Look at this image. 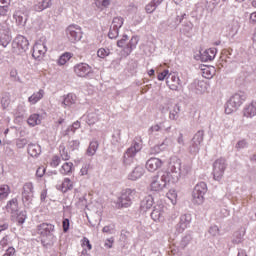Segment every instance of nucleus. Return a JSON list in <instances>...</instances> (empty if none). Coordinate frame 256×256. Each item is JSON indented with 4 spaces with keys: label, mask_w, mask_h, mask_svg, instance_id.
Returning a JSON list of instances; mask_svg holds the SVG:
<instances>
[{
    "label": "nucleus",
    "mask_w": 256,
    "mask_h": 256,
    "mask_svg": "<svg viewBox=\"0 0 256 256\" xmlns=\"http://www.w3.org/2000/svg\"><path fill=\"white\" fill-rule=\"evenodd\" d=\"M38 235L41 236L43 247H53L55 243V225L51 223H42L37 227Z\"/></svg>",
    "instance_id": "1"
},
{
    "label": "nucleus",
    "mask_w": 256,
    "mask_h": 256,
    "mask_svg": "<svg viewBox=\"0 0 256 256\" xmlns=\"http://www.w3.org/2000/svg\"><path fill=\"white\" fill-rule=\"evenodd\" d=\"M169 171L172 175L173 183H178L181 179V175H189L191 173V164H184L181 166V160L179 158H174L169 163Z\"/></svg>",
    "instance_id": "2"
},
{
    "label": "nucleus",
    "mask_w": 256,
    "mask_h": 256,
    "mask_svg": "<svg viewBox=\"0 0 256 256\" xmlns=\"http://www.w3.org/2000/svg\"><path fill=\"white\" fill-rule=\"evenodd\" d=\"M168 183H173V175L168 171L162 172L152 178L151 191H163Z\"/></svg>",
    "instance_id": "3"
},
{
    "label": "nucleus",
    "mask_w": 256,
    "mask_h": 256,
    "mask_svg": "<svg viewBox=\"0 0 256 256\" xmlns=\"http://www.w3.org/2000/svg\"><path fill=\"white\" fill-rule=\"evenodd\" d=\"M245 99H247V95L244 92H238L232 95L226 103L225 113L231 115V113L237 111V109L243 105Z\"/></svg>",
    "instance_id": "4"
},
{
    "label": "nucleus",
    "mask_w": 256,
    "mask_h": 256,
    "mask_svg": "<svg viewBox=\"0 0 256 256\" xmlns=\"http://www.w3.org/2000/svg\"><path fill=\"white\" fill-rule=\"evenodd\" d=\"M143 149V145L137 141H133L131 146L127 148L123 156V163L126 166L133 165L135 163V157Z\"/></svg>",
    "instance_id": "5"
},
{
    "label": "nucleus",
    "mask_w": 256,
    "mask_h": 256,
    "mask_svg": "<svg viewBox=\"0 0 256 256\" xmlns=\"http://www.w3.org/2000/svg\"><path fill=\"white\" fill-rule=\"evenodd\" d=\"M205 193H207V184L205 182L196 184L192 191V203L194 205H203Z\"/></svg>",
    "instance_id": "6"
},
{
    "label": "nucleus",
    "mask_w": 256,
    "mask_h": 256,
    "mask_svg": "<svg viewBox=\"0 0 256 256\" xmlns=\"http://www.w3.org/2000/svg\"><path fill=\"white\" fill-rule=\"evenodd\" d=\"M128 40L129 36L123 35L122 39L117 41L118 47L124 48L123 52L126 57H128V55H131L133 49H135L137 47V43H139V38H137L136 36H133L127 43Z\"/></svg>",
    "instance_id": "7"
},
{
    "label": "nucleus",
    "mask_w": 256,
    "mask_h": 256,
    "mask_svg": "<svg viewBox=\"0 0 256 256\" xmlns=\"http://www.w3.org/2000/svg\"><path fill=\"white\" fill-rule=\"evenodd\" d=\"M135 197H137V191L127 188L123 190L121 196L118 198L117 204L119 207H131Z\"/></svg>",
    "instance_id": "8"
},
{
    "label": "nucleus",
    "mask_w": 256,
    "mask_h": 256,
    "mask_svg": "<svg viewBox=\"0 0 256 256\" xmlns=\"http://www.w3.org/2000/svg\"><path fill=\"white\" fill-rule=\"evenodd\" d=\"M66 37L70 43H78L81 39H83V30H81V26L71 24L66 28Z\"/></svg>",
    "instance_id": "9"
},
{
    "label": "nucleus",
    "mask_w": 256,
    "mask_h": 256,
    "mask_svg": "<svg viewBox=\"0 0 256 256\" xmlns=\"http://www.w3.org/2000/svg\"><path fill=\"white\" fill-rule=\"evenodd\" d=\"M29 49V40L25 36H17L12 43V51L16 55H21Z\"/></svg>",
    "instance_id": "10"
},
{
    "label": "nucleus",
    "mask_w": 256,
    "mask_h": 256,
    "mask_svg": "<svg viewBox=\"0 0 256 256\" xmlns=\"http://www.w3.org/2000/svg\"><path fill=\"white\" fill-rule=\"evenodd\" d=\"M203 139H205V131L198 130L194 134L191 144L189 146V152L192 155H197V153H199V150L201 149V143H203Z\"/></svg>",
    "instance_id": "11"
},
{
    "label": "nucleus",
    "mask_w": 256,
    "mask_h": 256,
    "mask_svg": "<svg viewBox=\"0 0 256 256\" xmlns=\"http://www.w3.org/2000/svg\"><path fill=\"white\" fill-rule=\"evenodd\" d=\"M225 169H227V160L219 158L213 163V177L215 181H221L223 175H225Z\"/></svg>",
    "instance_id": "12"
},
{
    "label": "nucleus",
    "mask_w": 256,
    "mask_h": 256,
    "mask_svg": "<svg viewBox=\"0 0 256 256\" xmlns=\"http://www.w3.org/2000/svg\"><path fill=\"white\" fill-rule=\"evenodd\" d=\"M166 85L171 89V91H181L183 84L181 83V79L175 73H170L166 78Z\"/></svg>",
    "instance_id": "13"
},
{
    "label": "nucleus",
    "mask_w": 256,
    "mask_h": 256,
    "mask_svg": "<svg viewBox=\"0 0 256 256\" xmlns=\"http://www.w3.org/2000/svg\"><path fill=\"white\" fill-rule=\"evenodd\" d=\"M74 73L77 77H89L93 73V68L87 63H79L74 66Z\"/></svg>",
    "instance_id": "14"
},
{
    "label": "nucleus",
    "mask_w": 256,
    "mask_h": 256,
    "mask_svg": "<svg viewBox=\"0 0 256 256\" xmlns=\"http://www.w3.org/2000/svg\"><path fill=\"white\" fill-rule=\"evenodd\" d=\"M22 201L24 205H31L33 202V183L28 182L23 186Z\"/></svg>",
    "instance_id": "15"
},
{
    "label": "nucleus",
    "mask_w": 256,
    "mask_h": 256,
    "mask_svg": "<svg viewBox=\"0 0 256 256\" xmlns=\"http://www.w3.org/2000/svg\"><path fill=\"white\" fill-rule=\"evenodd\" d=\"M45 53H47V45H45V42L38 41L35 43L33 47V53L32 56L34 59H43L45 57Z\"/></svg>",
    "instance_id": "16"
},
{
    "label": "nucleus",
    "mask_w": 256,
    "mask_h": 256,
    "mask_svg": "<svg viewBox=\"0 0 256 256\" xmlns=\"http://www.w3.org/2000/svg\"><path fill=\"white\" fill-rule=\"evenodd\" d=\"M191 221H192L191 214H182L180 216L179 223L176 225V231H178V233H183V231H185V229H187V227L191 225Z\"/></svg>",
    "instance_id": "17"
},
{
    "label": "nucleus",
    "mask_w": 256,
    "mask_h": 256,
    "mask_svg": "<svg viewBox=\"0 0 256 256\" xmlns=\"http://www.w3.org/2000/svg\"><path fill=\"white\" fill-rule=\"evenodd\" d=\"M165 206L163 204H157L151 213L153 221H163L165 219Z\"/></svg>",
    "instance_id": "18"
},
{
    "label": "nucleus",
    "mask_w": 256,
    "mask_h": 256,
    "mask_svg": "<svg viewBox=\"0 0 256 256\" xmlns=\"http://www.w3.org/2000/svg\"><path fill=\"white\" fill-rule=\"evenodd\" d=\"M163 165V161L159 158H150L146 162V169L150 171L151 173H155L157 169H161Z\"/></svg>",
    "instance_id": "19"
},
{
    "label": "nucleus",
    "mask_w": 256,
    "mask_h": 256,
    "mask_svg": "<svg viewBox=\"0 0 256 256\" xmlns=\"http://www.w3.org/2000/svg\"><path fill=\"white\" fill-rule=\"evenodd\" d=\"M217 55V48H209L204 50L201 55L200 59L204 63H207V61H213L215 59V56Z\"/></svg>",
    "instance_id": "20"
},
{
    "label": "nucleus",
    "mask_w": 256,
    "mask_h": 256,
    "mask_svg": "<svg viewBox=\"0 0 256 256\" xmlns=\"http://www.w3.org/2000/svg\"><path fill=\"white\" fill-rule=\"evenodd\" d=\"M9 41H11L9 29L5 26L0 27V45H2V47H7V45H9Z\"/></svg>",
    "instance_id": "21"
},
{
    "label": "nucleus",
    "mask_w": 256,
    "mask_h": 256,
    "mask_svg": "<svg viewBox=\"0 0 256 256\" xmlns=\"http://www.w3.org/2000/svg\"><path fill=\"white\" fill-rule=\"evenodd\" d=\"M159 131H165V133H169L171 131V125L167 124V122H162L160 124H155L149 129V133H157Z\"/></svg>",
    "instance_id": "22"
},
{
    "label": "nucleus",
    "mask_w": 256,
    "mask_h": 256,
    "mask_svg": "<svg viewBox=\"0 0 256 256\" xmlns=\"http://www.w3.org/2000/svg\"><path fill=\"white\" fill-rule=\"evenodd\" d=\"M145 173V169L143 166H136L134 170L129 174L128 179L130 181H137V179H141Z\"/></svg>",
    "instance_id": "23"
},
{
    "label": "nucleus",
    "mask_w": 256,
    "mask_h": 256,
    "mask_svg": "<svg viewBox=\"0 0 256 256\" xmlns=\"http://www.w3.org/2000/svg\"><path fill=\"white\" fill-rule=\"evenodd\" d=\"M45 97V90L40 89L38 92L33 93L29 98L28 102L30 105H36V103H39L41 99Z\"/></svg>",
    "instance_id": "24"
},
{
    "label": "nucleus",
    "mask_w": 256,
    "mask_h": 256,
    "mask_svg": "<svg viewBox=\"0 0 256 256\" xmlns=\"http://www.w3.org/2000/svg\"><path fill=\"white\" fill-rule=\"evenodd\" d=\"M191 87L195 89L196 93H205L207 91V83L203 80H195Z\"/></svg>",
    "instance_id": "25"
},
{
    "label": "nucleus",
    "mask_w": 256,
    "mask_h": 256,
    "mask_svg": "<svg viewBox=\"0 0 256 256\" xmlns=\"http://www.w3.org/2000/svg\"><path fill=\"white\" fill-rule=\"evenodd\" d=\"M179 113H181L179 104H174L169 107V119H171V121H177L179 119Z\"/></svg>",
    "instance_id": "26"
},
{
    "label": "nucleus",
    "mask_w": 256,
    "mask_h": 256,
    "mask_svg": "<svg viewBox=\"0 0 256 256\" xmlns=\"http://www.w3.org/2000/svg\"><path fill=\"white\" fill-rule=\"evenodd\" d=\"M244 117H255L256 115V102H251L246 105L243 110Z\"/></svg>",
    "instance_id": "27"
},
{
    "label": "nucleus",
    "mask_w": 256,
    "mask_h": 256,
    "mask_svg": "<svg viewBox=\"0 0 256 256\" xmlns=\"http://www.w3.org/2000/svg\"><path fill=\"white\" fill-rule=\"evenodd\" d=\"M17 25H25L27 23V14L22 11H16L13 15Z\"/></svg>",
    "instance_id": "28"
},
{
    "label": "nucleus",
    "mask_w": 256,
    "mask_h": 256,
    "mask_svg": "<svg viewBox=\"0 0 256 256\" xmlns=\"http://www.w3.org/2000/svg\"><path fill=\"white\" fill-rule=\"evenodd\" d=\"M153 203L154 200L151 196L145 197L140 204L141 211L145 213L148 209H151L153 207Z\"/></svg>",
    "instance_id": "29"
},
{
    "label": "nucleus",
    "mask_w": 256,
    "mask_h": 256,
    "mask_svg": "<svg viewBox=\"0 0 256 256\" xmlns=\"http://www.w3.org/2000/svg\"><path fill=\"white\" fill-rule=\"evenodd\" d=\"M28 155L31 157H39V155H41V146L39 144H29Z\"/></svg>",
    "instance_id": "30"
},
{
    "label": "nucleus",
    "mask_w": 256,
    "mask_h": 256,
    "mask_svg": "<svg viewBox=\"0 0 256 256\" xmlns=\"http://www.w3.org/2000/svg\"><path fill=\"white\" fill-rule=\"evenodd\" d=\"M6 210L8 213H11L12 215H15V213H17V211L19 210L17 198H13L7 203Z\"/></svg>",
    "instance_id": "31"
},
{
    "label": "nucleus",
    "mask_w": 256,
    "mask_h": 256,
    "mask_svg": "<svg viewBox=\"0 0 256 256\" xmlns=\"http://www.w3.org/2000/svg\"><path fill=\"white\" fill-rule=\"evenodd\" d=\"M57 189H59V191H62V193H67V191L73 189V182H71V179L65 178L61 185L57 186Z\"/></svg>",
    "instance_id": "32"
},
{
    "label": "nucleus",
    "mask_w": 256,
    "mask_h": 256,
    "mask_svg": "<svg viewBox=\"0 0 256 256\" xmlns=\"http://www.w3.org/2000/svg\"><path fill=\"white\" fill-rule=\"evenodd\" d=\"M77 101V96L73 93H69L68 95L64 96L62 105L63 107H71V105H75Z\"/></svg>",
    "instance_id": "33"
},
{
    "label": "nucleus",
    "mask_w": 256,
    "mask_h": 256,
    "mask_svg": "<svg viewBox=\"0 0 256 256\" xmlns=\"http://www.w3.org/2000/svg\"><path fill=\"white\" fill-rule=\"evenodd\" d=\"M51 5H53V2H51V0H42L34 6V9L35 11L41 12L45 11V9H49Z\"/></svg>",
    "instance_id": "34"
},
{
    "label": "nucleus",
    "mask_w": 256,
    "mask_h": 256,
    "mask_svg": "<svg viewBox=\"0 0 256 256\" xmlns=\"http://www.w3.org/2000/svg\"><path fill=\"white\" fill-rule=\"evenodd\" d=\"M9 5H11V0H0V17L7 16Z\"/></svg>",
    "instance_id": "35"
},
{
    "label": "nucleus",
    "mask_w": 256,
    "mask_h": 256,
    "mask_svg": "<svg viewBox=\"0 0 256 256\" xmlns=\"http://www.w3.org/2000/svg\"><path fill=\"white\" fill-rule=\"evenodd\" d=\"M169 141H171V138H165L162 144L156 145L153 148L150 149V154L151 155H157L158 153H161L163 151L164 145H169Z\"/></svg>",
    "instance_id": "36"
},
{
    "label": "nucleus",
    "mask_w": 256,
    "mask_h": 256,
    "mask_svg": "<svg viewBox=\"0 0 256 256\" xmlns=\"http://www.w3.org/2000/svg\"><path fill=\"white\" fill-rule=\"evenodd\" d=\"M97 149H99V142H90L88 149L86 150V155H88V157H93V155L97 153Z\"/></svg>",
    "instance_id": "37"
},
{
    "label": "nucleus",
    "mask_w": 256,
    "mask_h": 256,
    "mask_svg": "<svg viewBox=\"0 0 256 256\" xmlns=\"http://www.w3.org/2000/svg\"><path fill=\"white\" fill-rule=\"evenodd\" d=\"M73 171V162H66L62 165L60 173L62 175H69Z\"/></svg>",
    "instance_id": "38"
},
{
    "label": "nucleus",
    "mask_w": 256,
    "mask_h": 256,
    "mask_svg": "<svg viewBox=\"0 0 256 256\" xmlns=\"http://www.w3.org/2000/svg\"><path fill=\"white\" fill-rule=\"evenodd\" d=\"M180 31L181 33H183V35H186L187 37H189V35H191V31H193V23L186 22L185 24H183Z\"/></svg>",
    "instance_id": "39"
},
{
    "label": "nucleus",
    "mask_w": 256,
    "mask_h": 256,
    "mask_svg": "<svg viewBox=\"0 0 256 256\" xmlns=\"http://www.w3.org/2000/svg\"><path fill=\"white\" fill-rule=\"evenodd\" d=\"M97 121H99V114H97V112H91L87 115L86 123H88V125H95Z\"/></svg>",
    "instance_id": "40"
},
{
    "label": "nucleus",
    "mask_w": 256,
    "mask_h": 256,
    "mask_svg": "<svg viewBox=\"0 0 256 256\" xmlns=\"http://www.w3.org/2000/svg\"><path fill=\"white\" fill-rule=\"evenodd\" d=\"M215 75V68L205 67L202 69V77L205 79H213Z\"/></svg>",
    "instance_id": "41"
},
{
    "label": "nucleus",
    "mask_w": 256,
    "mask_h": 256,
    "mask_svg": "<svg viewBox=\"0 0 256 256\" xmlns=\"http://www.w3.org/2000/svg\"><path fill=\"white\" fill-rule=\"evenodd\" d=\"M39 117H40L39 114H32L28 118V125H30L31 127H35V125H40L41 119Z\"/></svg>",
    "instance_id": "42"
},
{
    "label": "nucleus",
    "mask_w": 256,
    "mask_h": 256,
    "mask_svg": "<svg viewBox=\"0 0 256 256\" xmlns=\"http://www.w3.org/2000/svg\"><path fill=\"white\" fill-rule=\"evenodd\" d=\"M123 21V17L121 16L114 17L110 27H113V29H121V27H123Z\"/></svg>",
    "instance_id": "43"
},
{
    "label": "nucleus",
    "mask_w": 256,
    "mask_h": 256,
    "mask_svg": "<svg viewBox=\"0 0 256 256\" xmlns=\"http://www.w3.org/2000/svg\"><path fill=\"white\" fill-rule=\"evenodd\" d=\"M166 197L171 201L172 205L177 203V191L171 189L166 193Z\"/></svg>",
    "instance_id": "44"
},
{
    "label": "nucleus",
    "mask_w": 256,
    "mask_h": 256,
    "mask_svg": "<svg viewBox=\"0 0 256 256\" xmlns=\"http://www.w3.org/2000/svg\"><path fill=\"white\" fill-rule=\"evenodd\" d=\"M97 55L100 59H105V57H109V55H111V50H109V48H100L97 51Z\"/></svg>",
    "instance_id": "45"
},
{
    "label": "nucleus",
    "mask_w": 256,
    "mask_h": 256,
    "mask_svg": "<svg viewBox=\"0 0 256 256\" xmlns=\"http://www.w3.org/2000/svg\"><path fill=\"white\" fill-rule=\"evenodd\" d=\"M79 127H81V122H79V121L74 122L71 126H69L66 129L64 135H69V133H71V132L75 133L76 129H79Z\"/></svg>",
    "instance_id": "46"
},
{
    "label": "nucleus",
    "mask_w": 256,
    "mask_h": 256,
    "mask_svg": "<svg viewBox=\"0 0 256 256\" xmlns=\"http://www.w3.org/2000/svg\"><path fill=\"white\" fill-rule=\"evenodd\" d=\"M111 5V0H96V7L99 9H107Z\"/></svg>",
    "instance_id": "47"
},
{
    "label": "nucleus",
    "mask_w": 256,
    "mask_h": 256,
    "mask_svg": "<svg viewBox=\"0 0 256 256\" xmlns=\"http://www.w3.org/2000/svg\"><path fill=\"white\" fill-rule=\"evenodd\" d=\"M192 239L191 235L184 236L180 241V249H185L191 243Z\"/></svg>",
    "instance_id": "48"
},
{
    "label": "nucleus",
    "mask_w": 256,
    "mask_h": 256,
    "mask_svg": "<svg viewBox=\"0 0 256 256\" xmlns=\"http://www.w3.org/2000/svg\"><path fill=\"white\" fill-rule=\"evenodd\" d=\"M108 37L109 39H117L119 37V28H113V26H110Z\"/></svg>",
    "instance_id": "49"
},
{
    "label": "nucleus",
    "mask_w": 256,
    "mask_h": 256,
    "mask_svg": "<svg viewBox=\"0 0 256 256\" xmlns=\"http://www.w3.org/2000/svg\"><path fill=\"white\" fill-rule=\"evenodd\" d=\"M79 145H81V142H79V140H72L68 142L67 148L70 149V151H75L79 149Z\"/></svg>",
    "instance_id": "50"
},
{
    "label": "nucleus",
    "mask_w": 256,
    "mask_h": 256,
    "mask_svg": "<svg viewBox=\"0 0 256 256\" xmlns=\"http://www.w3.org/2000/svg\"><path fill=\"white\" fill-rule=\"evenodd\" d=\"M9 195V186L2 185L0 186V199H5Z\"/></svg>",
    "instance_id": "51"
},
{
    "label": "nucleus",
    "mask_w": 256,
    "mask_h": 256,
    "mask_svg": "<svg viewBox=\"0 0 256 256\" xmlns=\"http://www.w3.org/2000/svg\"><path fill=\"white\" fill-rule=\"evenodd\" d=\"M60 155L63 161H69L71 159V156L69 155V152L65 149V146H60Z\"/></svg>",
    "instance_id": "52"
},
{
    "label": "nucleus",
    "mask_w": 256,
    "mask_h": 256,
    "mask_svg": "<svg viewBox=\"0 0 256 256\" xmlns=\"http://www.w3.org/2000/svg\"><path fill=\"white\" fill-rule=\"evenodd\" d=\"M69 59H71V54L65 53V54L61 55L58 60V65H65V63H67V61H69Z\"/></svg>",
    "instance_id": "53"
},
{
    "label": "nucleus",
    "mask_w": 256,
    "mask_h": 256,
    "mask_svg": "<svg viewBox=\"0 0 256 256\" xmlns=\"http://www.w3.org/2000/svg\"><path fill=\"white\" fill-rule=\"evenodd\" d=\"M232 243H234L235 245H239V243H243V234H241V232H236L234 234Z\"/></svg>",
    "instance_id": "54"
},
{
    "label": "nucleus",
    "mask_w": 256,
    "mask_h": 256,
    "mask_svg": "<svg viewBox=\"0 0 256 256\" xmlns=\"http://www.w3.org/2000/svg\"><path fill=\"white\" fill-rule=\"evenodd\" d=\"M27 219V213L26 212H19L17 214V221L20 225H23L25 223V220Z\"/></svg>",
    "instance_id": "55"
},
{
    "label": "nucleus",
    "mask_w": 256,
    "mask_h": 256,
    "mask_svg": "<svg viewBox=\"0 0 256 256\" xmlns=\"http://www.w3.org/2000/svg\"><path fill=\"white\" fill-rule=\"evenodd\" d=\"M208 233H210L212 237H217V235H219V227L217 225L211 226Z\"/></svg>",
    "instance_id": "56"
},
{
    "label": "nucleus",
    "mask_w": 256,
    "mask_h": 256,
    "mask_svg": "<svg viewBox=\"0 0 256 256\" xmlns=\"http://www.w3.org/2000/svg\"><path fill=\"white\" fill-rule=\"evenodd\" d=\"M11 243V239L9 238V235L4 236L0 241V247H7Z\"/></svg>",
    "instance_id": "57"
},
{
    "label": "nucleus",
    "mask_w": 256,
    "mask_h": 256,
    "mask_svg": "<svg viewBox=\"0 0 256 256\" xmlns=\"http://www.w3.org/2000/svg\"><path fill=\"white\" fill-rule=\"evenodd\" d=\"M27 143H28V141L25 138H21L16 141V145H17L18 149H23V147H25V145H27Z\"/></svg>",
    "instance_id": "58"
},
{
    "label": "nucleus",
    "mask_w": 256,
    "mask_h": 256,
    "mask_svg": "<svg viewBox=\"0 0 256 256\" xmlns=\"http://www.w3.org/2000/svg\"><path fill=\"white\" fill-rule=\"evenodd\" d=\"M169 70H164L163 72H160L157 76L158 81H165L166 77H169Z\"/></svg>",
    "instance_id": "59"
},
{
    "label": "nucleus",
    "mask_w": 256,
    "mask_h": 256,
    "mask_svg": "<svg viewBox=\"0 0 256 256\" xmlns=\"http://www.w3.org/2000/svg\"><path fill=\"white\" fill-rule=\"evenodd\" d=\"M17 251L15 250L14 247H9L6 252L3 254V256H16Z\"/></svg>",
    "instance_id": "60"
},
{
    "label": "nucleus",
    "mask_w": 256,
    "mask_h": 256,
    "mask_svg": "<svg viewBox=\"0 0 256 256\" xmlns=\"http://www.w3.org/2000/svg\"><path fill=\"white\" fill-rule=\"evenodd\" d=\"M59 163H61V158H59V156H53L50 163L51 167H59Z\"/></svg>",
    "instance_id": "61"
},
{
    "label": "nucleus",
    "mask_w": 256,
    "mask_h": 256,
    "mask_svg": "<svg viewBox=\"0 0 256 256\" xmlns=\"http://www.w3.org/2000/svg\"><path fill=\"white\" fill-rule=\"evenodd\" d=\"M247 147V141L245 140H240L236 144V149H245Z\"/></svg>",
    "instance_id": "62"
},
{
    "label": "nucleus",
    "mask_w": 256,
    "mask_h": 256,
    "mask_svg": "<svg viewBox=\"0 0 256 256\" xmlns=\"http://www.w3.org/2000/svg\"><path fill=\"white\" fill-rule=\"evenodd\" d=\"M146 13H154V11L157 9L151 2L146 5L145 7Z\"/></svg>",
    "instance_id": "63"
},
{
    "label": "nucleus",
    "mask_w": 256,
    "mask_h": 256,
    "mask_svg": "<svg viewBox=\"0 0 256 256\" xmlns=\"http://www.w3.org/2000/svg\"><path fill=\"white\" fill-rule=\"evenodd\" d=\"M249 23L251 25H256V11L250 14Z\"/></svg>",
    "instance_id": "64"
}]
</instances>
